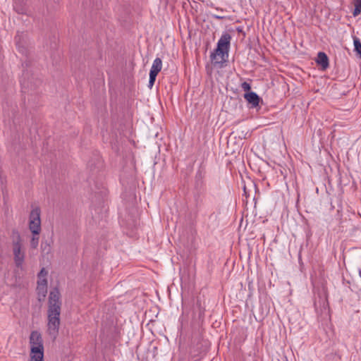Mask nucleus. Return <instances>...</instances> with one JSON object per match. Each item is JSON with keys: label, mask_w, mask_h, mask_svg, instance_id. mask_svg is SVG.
I'll return each mask as SVG.
<instances>
[{"label": "nucleus", "mask_w": 361, "mask_h": 361, "mask_svg": "<svg viewBox=\"0 0 361 361\" xmlns=\"http://www.w3.org/2000/svg\"><path fill=\"white\" fill-rule=\"evenodd\" d=\"M30 350H44V345L42 335L37 331H33L30 336Z\"/></svg>", "instance_id": "obj_5"}, {"label": "nucleus", "mask_w": 361, "mask_h": 361, "mask_svg": "<svg viewBox=\"0 0 361 361\" xmlns=\"http://www.w3.org/2000/svg\"><path fill=\"white\" fill-rule=\"evenodd\" d=\"M15 11L19 14L30 15L24 0H18L14 4Z\"/></svg>", "instance_id": "obj_13"}, {"label": "nucleus", "mask_w": 361, "mask_h": 361, "mask_svg": "<svg viewBox=\"0 0 361 361\" xmlns=\"http://www.w3.org/2000/svg\"><path fill=\"white\" fill-rule=\"evenodd\" d=\"M354 42V51L357 53V55L361 59V42L360 40L355 37L353 39Z\"/></svg>", "instance_id": "obj_16"}, {"label": "nucleus", "mask_w": 361, "mask_h": 361, "mask_svg": "<svg viewBox=\"0 0 361 361\" xmlns=\"http://www.w3.org/2000/svg\"><path fill=\"white\" fill-rule=\"evenodd\" d=\"M15 42L18 51L23 54H26L27 34L24 32H18L15 37Z\"/></svg>", "instance_id": "obj_6"}, {"label": "nucleus", "mask_w": 361, "mask_h": 361, "mask_svg": "<svg viewBox=\"0 0 361 361\" xmlns=\"http://www.w3.org/2000/svg\"><path fill=\"white\" fill-rule=\"evenodd\" d=\"M61 305L60 293L57 288H54L49 293L47 310V331L53 339H55L59 334Z\"/></svg>", "instance_id": "obj_1"}, {"label": "nucleus", "mask_w": 361, "mask_h": 361, "mask_svg": "<svg viewBox=\"0 0 361 361\" xmlns=\"http://www.w3.org/2000/svg\"><path fill=\"white\" fill-rule=\"evenodd\" d=\"M231 37L228 33H225L221 35L217 42V48L220 50H225L228 52L230 48Z\"/></svg>", "instance_id": "obj_10"}, {"label": "nucleus", "mask_w": 361, "mask_h": 361, "mask_svg": "<svg viewBox=\"0 0 361 361\" xmlns=\"http://www.w3.org/2000/svg\"><path fill=\"white\" fill-rule=\"evenodd\" d=\"M29 229L32 234H39L41 231L40 209H33L30 214Z\"/></svg>", "instance_id": "obj_4"}, {"label": "nucleus", "mask_w": 361, "mask_h": 361, "mask_svg": "<svg viewBox=\"0 0 361 361\" xmlns=\"http://www.w3.org/2000/svg\"><path fill=\"white\" fill-rule=\"evenodd\" d=\"M41 83L39 79L30 73L28 70L24 71L20 78V84L23 92H26L30 90L37 88Z\"/></svg>", "instance_id": "obj_3"}, {"label": "nucleus", "mask_w": 361, "mask_h": 361, "mask_svg": "<svg viewBox=\"0 0 361 361\" xmlns=\"http://www.w3.org/2000/svg\"><path fill=\"white\" fill-rule=\"evenodd\" d=\"M241 87L242 89L245 91V92H249L250 89H251V86L247 82H243L242 84H241Z\"/></svg>", "instance_id": "obj_21"}, {"label": "nucleus", "mask_w": 361, "mask_h": 361, "mask_svg": "<svg viewBox=\"0 0 361 361\" xmlns=\"http://www.w3.org/2000/svg\"><path fill=\"white\" fill-rule=\"evenodd\" d=\"M353 4L355 8L353 14L354 16H357L361 13V0H353Z\"/></svg>", "instance_id": "obj_17"}, {"label": "nucleus", "mask_w": 361, "mask_h": 361, "mask_svg": "<svg viewBox=\"0 0 361 361\" xmlns=\"http://www.w3.org/2000/svg\"><path fill=\"white\" fill-rule=\"evenodd\" d=\"M231 37L228 33H225L221 35L217 42V48L220 50H225L228 52L230 48Z\"/></svg>", "instance_id": "obj_9"}, {"label": "nucleus", "mask_w": 361, "mask_h": 361, "mask_svg": "<svg viewBox=\"0 0 361 361\" xmlns=\"http://www.w3.org/2000/svg\"><path fill=\"white\" fill-rule=\"evenodd\" d=\"M30 361H44V350H30Z\"/></svg>", "instance_id": "obj_14"}, {"label": "nucleus", "mask_w": 361, "mask_h": 361, "mask_svg": "<svg viewBox=\"0 0 361 361\" xmlns=\"http://www.w3.org/2000/svg\"><path fill=\"white\" fill-rule=\"evenodd\" d=\"M162 68V61L160 58H156L152 63V66L150 69V73L158 75V73L161 71Z\"/></svg>", "instance_id": "obj_15"}, {"label": "nucleus", "mask_w": 361, "mask_h": 361, "mask_svg": "<svg viewBox=\"0 0 361 361\" xmlns=\"http://www.w3.org/2000/svg\"><path fill=\"white\" fill-rule=\"evenodd\" d=\"M244 98L250 104L251 108L257 107L259 102L262 101L258 94L254 92H246L244 94Z\"/></svg>", "instance_id": "obj_8"}, {"label": "nucleus", "mask_w": 361, "mask_h": 361, "mask_svg": "<svg viewBox=\"0 0 361 361\" xmlns=\"http://www.w3.org/2000/svg\"><path fill=\"white\" fill-rule=\"evenodd\" d=\"M316 62L323 71L329 67V59L324 52L320 51L318 53Z\"/></svg>", "instance_id": "obj_11"}, {"label": "nucleus", "mask_w": 361, "mask_h": 361, "mask_svg": "<svg viewBox=\"0 0 361 361\" xmlns=\"http://www.w3.org/2000/svg\"><path fill=\"white\" fill-rule=\"evenodd\" d=\"M37 293L39 297L44 298L46 296L47 292V279H39L37 281Z\"/></svg>", "instance_id": "obj_12"}, {"label": "nucleus", "mask_w": 361, "mask_h": 361, "mask_svg": "<svg viewBox=\"0 0 361 361\" xmlns=\"http://www.w3.org/2000/svg\"><path fill=\"white\" fill-rule=\"evenodd\" d=\"M39 234H32V237L30 240V247L33 249L37 248L39 244Z\"/></svg>", "instance_id": "obj_18"}, {"label": "nucleus", "mask_w": 361, "mask_h": 361, "mask_svg": "<svg viewBox=\"0 0 361 361\" xmlns=\"http://www.w3.org/2000/svg\"><path fill=\"white\" fill-rule=\"evenodd\" d=\"M214 17L215 18H216V19H222V18H223V17L219 16V15H217V16H216V15H215V16H214Z\"/></svg>", "instance_id": "obj_22"}, {"label": "nucleus", "mask_w": 361, "mask_h": 361, "mask_svg": "<svg viewBox=\"0 0 361 361\" xmlns=\"http://www.w3.org/2000/svg\"><path fill=\"white\" fill-rule=\"evenodd\" d=\"M157 75V74H154V73H152L149 72V87L150 88H152V86L154 85V82L156 80Z\"/></svg>", "instance_id": "obj_19"}, {"label": "nucleus", "mask_w": 361, "mask_h": 361, "mask_svg": "<svg viewBox=\"0 0 361 361\" xmlns=\"http://www.w3.org/2000/svg\"><path fill=\"white\" fill-rule=\"evenodd\" d=\"M47 275V271L45 270L44 268H42L39 273L38 274V279H46V276Z\"/></svg>", "instance_id": "obj_20"}, {"label": "nucleus", "mask_w": 361, "mask_h": 361, "mask_svg": "<svg viewBox=\"0 0 361 361\" xmlns=\"http://www.w3.org/2000/svg\"><path fill=\"white\" fill-rule=\"evenodd\" d=\"M212 61H214L215 63H223L226 61L228 57V52L219 49L217 47L214 50L213 53H212L211 56Z\"/></svg>", "instance_id": "obj_7"}, {"label": "nucleus", "mask_w": 361, "mask_h": 361, "mask_svg": "<svg viewBox=\"0 0 361 361\" xmlns=\"http://www.w3.org/2000/svg\"><path fill=\"white\" fill-rule=\"evenodd\" d=\"M12 251L13 260L18 269H23L25 261V252L23 250V245L20 233L17 231H13L12 235Z\"/></svg>", "instance_id": "obj_2"}]
</instances>
